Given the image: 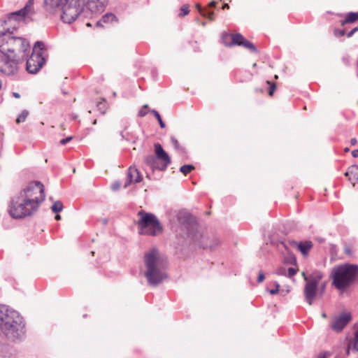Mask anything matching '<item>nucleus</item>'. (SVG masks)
I'll list each match as a JSON object with an SVG mask.
<instances>
[{"instance_id": "obj_47", "label": "nucleus", "mask_w": 358, "mask_h": 358, "mask_svg": "<svg viewBox=\"0 0 358 358\" xmlns=\"http://www.w3.org/2000/svg\"><path fill=\"white\" fill-rule=\"evenodd\" d=\"M352 155L354 157H358V149L354 150L352 151Z\"/></svg>"}, {"instance_id": "obj_9", "label": "nucleus", "mask_w": 358, "mask_h": 358, "mask_svg": "<svg viewBox=\"0 0 358 358\" xmlns=\"http://www.w3.org/2000/svg\"><path fill=\"white\" fill-rule=\"evenodd\" d=\"M6 43L0 45V52L3 55L13 53L15 51L25 52L29 47V43L21 37H14L9 33L6 36Z\"/></svg>"}, {"instance_id": "obj_13", "label": "nucleus", "mask_w": 358, "mask_h": 358, "mask_svg": "<svg viewBox=\"0 0 358 358\" xmlns=\"http://www.w3.org/2000/svg\"><path fill=\"white\" fill-rule=\"evenodd\" d=\"M155 152L157 160L161 162V171H164L167 166L171 164V158L169 155L164 151L162 146L159 143L155 145Z\"/></svg>"}, {"instance_id": "obj_27", "label": "nucleus", "mask_w": 358, "mask_h": 358, "mask_svg": "<svg viewBox=\"0 0 358 358\" xmlns=\"http://www.w3.org/2000/svg\"><path fill=\"white\" fill-rule=\"evenodd\" d=\"M51 208L54 213H59L63 209V204L61 201H57L54 203Z\"/></svg>"}, {"instance_id": "obj_1", "label": "nucleus", "mask_w": 358, "mask_h": 358, "mask_svg": "<svg viewBox=\"0 0 358 358\" xmlns=\"http://www.w3.org/2000/svg\"><path fill=\"white\" fill-rule=\"evenodd\" d=\"M44 185L31 181L14 196L8 206V213L15 219H21L35 213L45 200Z\"/></svg>"}, {"instance_id": "obj_19", "label": "nucleus", "mask_w": 358, "mask_h": 358, "mask_svg": "<svg viewBox=\"0 0 358 358\" xmlns=\"http://www.w3.org/2000/svg\"><path fill=\"white\" fill-rule=\"evenodd\" d=\"M117 19L113 13H106L104 15L101 20L97 22V25H101V23H113L116 22Z\"/></svg>"}, {"instance_id": "obj_17", "label": "nucleus", "mask_w": 358, "mask_h": 358, "mask_svg": "<svg viewBox=\"0 0 358 358\" xmlns=\"http://www.w3.org/2000/svg\"><path fill=\"white\" fill-rule=\"evenodd\" d=\"M345 176L348 178L353 186L358 183V166L352 165L349 167L348 170L345 173Z\"/></svg>"}, {"instance_id": "obj_35", "label": "nucleus", "mask_w": 358, "mask_h": 358, "mask_svg": "<svg viewBox=\"0 0 358 358\" xmlns=\"http://www.w3.org/2000/svg\"><path fill=\"white\" fill-rule=\"evenodd\" d=\"M296 273V270L295 268H292V267L287 268V277L291 278V277L294 276Z\"/></svg>"}, {"instance_id": "obj_2", "label": "nucleus", "mask_w": 358, "mask_h": 358, "mask_svg": "<svg viewBox=\"0 0 358 358\" xmlns=\"http://www.w3.org/2000/svg\"><path fill=\"white\" fill-rule=\"evenodd\" d=\"M25 324L20 313L6 305H0V330L8 340H21L25 334Z\"/></svg>"}, {"instance_id": "obj_5", "label": "nucleus", "mask_w": 358, "mask_h": 358, "mask_svg": "<svg viewBox=\"0 0 358 358\" xmlns=\"http://www.w3.org/2000/svg\"><path fill=\"white\" fill-rule=\"evenodd\" d=\"M137 215L138 220L136 224L140 234L155 236L162 233V226L154 214L142 210Z\"/></svg>"}, {"instance_id": "obj_3", "label": "nucleus", "mask_w": 358, "mask_h": 358, "mask_svg": "<svg viewBox=\"0 0 358 358\" xmlns=\"http://www.w3.org/2000/svg\"><path fill=\"white\" fill-rule=\"evenodd\" d=\"M144 264V275L150 286H156L167 278L165 262L156 248H152L145 253Z\"/></svg>"}, {"instance_id": "obj_26", "label": "nucleus", "mask_w": 358, "mask_h": 358, "mask_svg": "<svg viewBox=\"0 0 358 358\" xmlns=\"http://www.w3.org/2000/svg\"><path fill=\"white\" fill-rule=\"evenodd\" d=\"M241 46L250 50L251 52H257V48H255V46L246 39L243 41Z\"/></svg>"}, {"instance_id": "obj_10", "label": "nucleus", "mask_w": 358, "mask_h": 358, "mask_svg": "<svg viewBox=\"0 0 358 358\" xmlns=\"http://www.w3.org/2000/svg\"><path fill=\"white\" fill-rule=\"evenodd\" d=\"M17 71V61L14 55H3L0 62V71L6 75H14Z\"/></svg>"}, {"instance_id": "obj_37", "label": "nucleus", "mask_w": 358, "mask_h": 358, "mask_svg": "<svg viewBox=\"0 0 358 358\" xmlns=\"http://www.w3.org/2000/svg\"><path fill=\"white\" fill-rule=\"evenodd\" d=\"M214 12L211 11V12H207V10H206V16H204L205 17L208 18V20L213 21L214 20Z\"/></svg>"}, {"instance_id": "obj_11", "label": "nucleus", "mask_w": 358, "mask_h": 358, "mask_svg": "<svg viewBox=\"0 0 358 358\" xmlns=\"http://www.w3.org/2000/svg\"><path fill=\"white\" fill-rule=\"evenodd\" d=\"M351 320V314L350 313L344 312L332 318L330 327L334 331L339 333L342 331Z\"/></svg>"}, {"instance_id": "obj_41", "label": "nucleus", "mask_w": 358, "mask_h": 358, "mask_svg": "<svg viewBox=\"0 0 358 358\" xmlns=\"http://www.w3.org/2000/svg\"><path fill=\"white\" fill-rule=\"evenodd\" d=\"M345 30L336 29L334 31V34L336 36H338V37L343 36L345 35Z\"/></svg>"}, {"instance_id": "obj_22", "label": "nucleus", "mask_w": 358, "mask_h": 358, "mask_svg": "<svg viewBox=\"0 0 358 358\" xmlns=\"http://www.w3.org/2000/svg\"><path fill=\"white\" fill-rule=\"evenodd\" d=\"M231 45H241L245 38L241 34H235L231 36Z\"/></svg>"}, {"instance_id": "obj_16", "label": "nucleus", "mask_w": 358, "mask_h": 358, "mask_svg": "<svg viewBox=\"0 0 358 358\" xmlns=\"http://www.w3.org/2000/svg\"><path fill=\"white\" fill-rule=\"evenodd\" d=\"M44 5L47 10L55 11L59 10L64 5L67 3L70 0H43Z\"/></svg>"}, {"instance_id": "obj_29", "label": "nucleus", "mask_w": 358, "mask_h": 358, "mask_svg": "<svg viewBox=\"0 0 358 358\" xmlns=\"http://www.w3.org/2000/svg\"><path fill=\"white\" fill-rule=\"evenodd\" d=\"M194 169V167L192 165H183L180 168V171L184 175H187V173H190Z\"/></svg>"}, {"instance_id": "obj_38", "label": "nucleus", "mask_w": 358, "mask_h": 358, "mask_svg": "<svg viewBox=\"0 0 358 358\" xmlns=\"http://www.w3.org/2000/svg\"><path fill=\"white\" fill-rule=\"evenodd\" d=\"M280 288V285L278 282H275V289H270L269 293L271 294H275L278 292Z\"/></svg>"}, {"instance_id": "obj_53", "label": "nucleus", "mask_w": 358, "mask_h": 358, "mask_svg": "<svg viewBox=\"0 0 358 358\" xmlns=\"http://www.w3.org/2000/svg\"><path fill=\"white\" fill-rule=\"evenodd\" d=\"M121 135H122V138H123L124 139H125V140H127V141H129V138L128 137H126V136L123 134V133H122V134H121Z\"/></svg>"}, {"instance_id": "obj_31", "label": "nucleus", "mask_w": 358, "mask_h": 358, "mask_svg": "<svg viewBox=\"0 0 358 358\" xmlns=\"http://www.w3.org/2000/svg\"><path fill=\"white\" fill-rule=\"evenodd\" d=\"M189 13V6L187 4H184L180 8V13L179 14V15L180 17H183L185 15H187Z\"/></svg>"}, {"instance_id": "obj_58", "label": "nucleus", "mask_w": 358, "mask_h": 358, "mask_svg": "<svg viewBox=\"0 0 358 358\" xmlns=\"http://www.w3.org/2000/svg\"><path fill=\"white\" fill-rule=\"evenodd\" d=\"M324 287H325V284H324V285H323V286H322V289H324Z\"/></svg>"}, {"instance_id": "obj_4", "label": "nucleus", "mask_w": 358, "mask_h": 358, "mask_svg": "<svg viewBox=\"0 0 358 358\" xmlns=\"http://www.w3.org/2000/svg\"><path fill=\"white\" fill-rule=\"evenodd\" d=\"M331 278L332 285L340 291H345L358 281V266L345 264L334 268Z\"/></svg>"}, {"instance_id": "obj_30", "label": "nucleus", "mask_w": 358, "mask_h": 358, "mask_svg": "<svg viewBox=\"0 0 358 358\" xmlns=\"http://www.w3.org/2000/svg\"><path fill=\"white\" fill-rule=\"evenodd\" d=\"M171 142L176 150L180 151L183 150L182 148L180 145L178 141L175 137H171Z\"/></svg>"}, {"instance_id": "obj_52", "label": "nucleus", "mask_w": 358, "mask_h": 358, "mask_svg": "<svg viewBox=\"0 0 358 358\" xmlns=\"http://www.w3.org/2000/svg\"><path fill=\"white\" fill-rule=\"evenodd\" d=\"M225 8H229V6L228 3H224L222 6V9H225Z\"/></svg>"}, {"instance_id": "obj_32", "label": "nucleus", "mask_w": 358, "mask_h": 358, "mask_svg": "<svg viewBox=\"0 0 358 358\" xmlns=\"http://www.w3.org/2000/svg\"><path fill=\"white\" fill-rule=\"evenodd\" d=\"M275 273L277 275H285V276H287V269L285 267H280V268H278L276 271H275Z\"/></svg>"}, {"instance_id": "obj_25", "label": "nucleus", "mask_w": 358, "mask_h": 358, "mask_svg": "<svg viewBox=\"0 0 358 358\" xmlns=\"http://www.w3.org/2000/svg\"><path fill=\"white\" fill-rule=\"evenodd\" d=\"M28 115H29L28 110H22V113L19 115V116L16 119V123L20 124V123L24 122L26 120Z\"/></svg>"}, {"instance_id": "obj_50", "label": "nucleus", "mask_w": 358, "mask_h": 358, "mask_svg": "<svg viewBox=\"0 0 358 358\" xmlns=\"http://www.w3.org/2000/svg\"><path fill=\"white\" fill-rule=\"evenodd\" d=\"M352 343L350 342V343L348 345L346 353L348 355L350 354V349L351 348Z\"/></svg>"}, {"instance_id": "obj_14", "label": "nucleus", "mask_w": 358, "mask_h": 358, "mask_svg": "<svg viewBox=\"0 0 358 358\" xmlns=\"http://www.w3.org/2000/svg\"><path fill=\"white\" fill-rule=\"evenodd\" d=\"M108 0H88L87 2V8L92 13H99L103 10L107 5Z\"/></svg>"}, {"instance_id": "obj_40", "label": "nucleus", "mask_w": 358, "mask_h": 358, "mask_svg": "<svg viewBox=\"0 0 358 358\" xmlns=\"http://www.w3.org/2000/svg\"><path fill=\"white\" fill-rule=\"evenodd\" d=\"M72 140V137L69 136L66 138H63L59 141V143L62 145H66L67 143L70 142Z\"/></svg>"}, {"instance_id": "obj_7", "label": "nucleus", "mask_w": 358, "mask_h": 358, "mask_svg": "<svg viewBox=\"0 0 358 358\" xmlns=\"http://www.w3.org/2000/svg\"><path fill=\"white\" fill-rule=\"evenodd\" d=\"M83 0H70L59 9L62 21L69 24L74 22L83 11Z\"/></svg>"}, {"instance_id": "obj_8", "label": "nucleus", "mask_w": 358, "mask_h": 358, "mask_svg": "<svg viewBox=\"0 0 358 358\" xmlns=\"http://www.w3.org/2000/svg\"><path fill=\"white\" fill-rule=\"evenodd\" d=\"M43 48V43L38 41L35 43L33 52L27 60V70L29 73H36L43 66L45 62L42 53Z\"/></svg>"}, {"instance_id": "obj_54", "label": "nucleus", "mask_w": 358, "mask_h": 358, "mask_svg": "<svg viewBox=\"0 0 358 358\" xmlns=\"http://www.w3.org/2000/svg\"><path fill=\"white\" fill-rule=\"evenodd\" d=\"M60 219H61V216H60L59 215H57L55 216V220H59Z\"/></svg>"}, {"instance_id": "obj_49", "label": "nucleus", "mask_w": 358, "mask_h": 358, "mask_svg": "<svg viewBox=\"0 0 358 358\" xmlns=\"http://www.w3.org/2000/svg\"><path fill=\"white\" fill-rule=\"evenodd\" d=\"M357 139L353 138L350 140V143L352 145H355L357 144Z\"/></svg>"}, {"instance_id": "obj_34", "label": "nucleus", "mask_w": 358, "mask_h": 358, "mask_svg": "<svg viewBox=\"0 0 358 358\" xmlns=\"http://www.w3.org/2000/svg\"><path fill=\"white\" fill-rule=\"evenodd\" d=\"M148 107V105H144L143 106V108L139 110V113H138L139 116L143 117V116H145L147 114V113H148L147 112Z\"/></svg>"}, {"instance_id": "obj_42", "label": "nucleus", "mask_w": 358, "mask_h": 358, "mask_svg": "<svg viewBox=\"0 0 358 358\" xmlns=\"http://www.w3.org/2000/svg\"><path fill=\"white\" fill-rule=\"evenodd\" d=\"M196 8L199 10V12L203 15L206 16V8H203L199 4L196 5Z\"/></svg>"}, {"instance_id": "obj_21", "label": "nucleus", "mask_w": 358, "mask_h": 358, "mask_svg": "<svg viewBox=\"0 0 358 358\" xmlns=\"http://www.w3.org/2000/svg\"><path fill=\"white\" fill-rule=\"evenodd\" d=\"M313 247V243L310 241L301 242L298 245V248L303 255H307L308 251Z\"/></svg>"}, {"instance_id": "obj_39", "label": "nucleus", "mask_w": 358, "mask_h": 358, "mask_svg": "<svg viewBox=\"0 0 358 358\" xmlns=\"http://www.w3.org/2000/svg\"><path fill=\"white\" fill-rule=\"evenodd\" d=\"M330 356V352L328 351L323 352L320 353L317 358H327Z\"/></svg>"}, {"instance_id": "obj_36", "label": "nucleus", "mask_w": 358, "mask_h": 358, "mask_svg": "<svg viewBox=\"0 0 358 358\" xmlns=\"http://www.w3.org/2000/svg\"><path fill=\"white\" fill-rule=\"evenodd\" d=\"M0 358H12V357L7 355L3 348L0 347Z\"/></svg>"}, {"instance_id": "obj_44", "label": "nucleus", "mask_w": 358, "mask_h": 358, "mask_svg": "<svg viewBox=\"0 0 358 358\" xmlns=\"http://www.w3.org/2000/svg\"><path fill=\"white\" fill-rule=\"evenodd\" d=\"M265 278L264 274L263 272L260 271L257 278V282H262Z\"/></svg>"}, {"instance_id": "obj_12", "label": "nucleus", "mask_w": 358, "mask_h": 358, "mask_svg": "<svg viewBox=\"0 0 358 358\" xmlns=\"http://www.w3.org/2000/svg\"><path fill=\"white\" fill-rule=\"evenodd\" d=\"M34 0H28L24 7L20 10L12 13L9 15L8 20L12 19L21 20L29 17L34 13Z\"/></svg>"}, {"instance_id": "obj_20", "label": "nucleus", "mask_w": 358, "mask_h": 358, "mask_svg": "<svg viewBox=\"0 0 358 358\" xmlns=\"http://www.w3.org/2000/svg\"><path fill=\"white\" fill-rule=\"evenodd\" d=\"M358 20V12L357 13H349L346 15L345 19L341 21V25H344L345 24L353 23Z\"/></svg>"}, {"instance_id": "obj_45", "label": "nucleus", "mask_w": 358, "mask_h": 358, "mask_svg": "<svg viewBox=\"0 0 358 358\" xmlns=\"http://www.w3.org/2000/svg\"><path fill=\"white\" fill-rule=\"evenodd\" d=\"M120 182H114L113 185H112V189L115 191V190H117L120 187Z\"/></svg>"}, {"instance_id": "obj_55", "label": "nucleus", "mask_w": 358, "mask_h": 358, "mask_svg": "<svg viewBox=\"0 0 358 358\" xmlns=\"http://www.w3.org/2000/svg\"><path fill=\"white\" fill-rule=\"evenodd\" d=\"M322 317L323 318H326V317H327V314H326L325 313H323L322 314Z\"/></svg>"}, {"instance_id": "obj_28", "label": "nucleus", "mask_w": 358, "mask_h": 358, "mask_svg": "<svg viewBox=\"0 0 358 358\" xmlns=\"http://www.w3.org/2000/svg\"><path fill=\"white\" fill-rule=\"evenodd\" d=\"M150 113H152L155 115V117L157 119V120L159 122V124L160 125V127L161 128H164L166 127V124L163 122V120H162L159 113H158V111H157L155 110H151Z\"/></svg>"}, {"instance_id": "obj_46", "label": "nucleus", "mask_w": 358, "mask_h": 358, "mask_svg": "<svg viewBox=\"0 0 358 358\" xmlns=\"http://www.w3.org/2000/svg\"><path fill=\"white\" fill-rule=\"evenodd\" d=\"M345 252L348 255H351L352 254V250L350 247L345 248Z\"/></svg>"}, {"instance_id": "obj_51", "label": "nucleus", "mask_w": 358, "mask_h": 358, "mask_svg": "<svg viewBox=\"0 0 358 358\" xmlns=\"http://www.w3.org/2000/svg\"><path fill=\"white\" fill-rule=\"evenodd\" d=\"M13 96L16 99H19L20 97V94L17 92H13Z\"/></svg>"}, {"instance_id": "obj_15", "label": "nucleus", "mask_w": 358, "mask_h": 358, "mask_svg": "<svg viewBox=\"0 0 358 358\" xmlns=\"http://www.w3.org/2000/svg\"><path fill=\"white\" fill-rule=\"evenodd\" d=\"M142 180V176L140 174L138 169L135 167L131 166L128 169L127 180L124 184V188L131 183H138Z\"/></svg>"}, {"instance_id": "obj_6", "label": "nucleus", "mask_w": 358, "mask_h": 358, "mask_svg": "<svg viewBox=\"0 0 358 358\" xmlns=\"http://www.w3.org/2000/svg\"><path fill=\"white\" fill-rule=\"evenodd\" d=\"M304 280L306 282L303 294L306 301L311 306L317 295L318 285L322 279L324 274L319 271L312 272L309 275H306L305 272L301 273Z\"/></svg>"}, {"instance_id": "obj_33", "label": "nucleus", "mask_w": 358, "mask_h": 358, "mask_svg": "<svg viewBox=\"0 0 358 358\" xmlns=\"http://www.w3.org/2000/svg\"><path fill=\"white\" fill-rule=\"evenodd\" d=\"M267 84L270 85V88L268 90L269 96H273L274 91L275 90L276 85L275 83H271L270 81H267Z\"/></svg>"}, {"instance_id": "obj_56", "label": "nucleus", "mask_w": 358, "mask_h": 358, "mask_svg": "<svg viewBox=\"0 0 358 358\" xmlns=\"http://www.w3.org/2000/svg\"><path fill=\"white\" fill-rule=\"evenodd\" d=\"M349 150H350V149H349L348 148H345L344 149V151H345V152H348Z\"/></svg>"}, {"instance_id": "obj_43", "label": "nucleus", "mask_w": 358, "mask_h": 358, "mask_svg": "<svg viewBox=\"0 0 358 358\" xmlns=\"http://www.w3.org/2000/svg\"><path fill=\"white\" fill-rule=\"evenodd\" d=\"M358 31V26L357 27H355L354 29H352L350 31H349L348 34H347V36L348 38H350L353 36V34L357 32Z\"/></svg>"}, {"instance_id": "obj_24", "label": "nucleus", "mask_w": 358, "mask_h": 358, "mask_svg": "<svg viewBox=\"0 0 358 358\" xmlns=\"http://www.w3.org/2000/svg\"><path fill=\"white\" fill-rule=\"evenodd\" d=\"M6 21L0 20V36H6L9 34V29L6 27Z\"/></svg>"}, {"instance_id": "obj_57", "label": "nucleus", "mask_w": 358, "mask_h": 358, "mask_svg": "<svg viewBox=\"0 0 358 358\" xmlns=\"http://www.w3.org/2000/svg\"><path fill=\"white\" fill-rule=\"evenodd\" d=\"M256 65H257V64H256V63H255V64H253V66H254V67H255V66H256Z\"/></svg>"}, {"instance_id": "obj_23", "label": "nucleus", "mask_w": 358, "mask_h": 358, "mask_svg": "<svg viewBox=\"0 0 358 358\" xmlns=\"http://www.w3.org/2000/svg\"><path fill=\"white\" fill-rule=\"evenodd\" d=\"M352 350L358 352V327L354 332V338L350 341Z\"/></svg>"}, {"instance_id": "obj_48", "label": "nucleus", "mask_w": 358, "mask_h": 358, "mask_svg": "<svg viewBox=\"0 0 358 358\" xmlns=\"http://www.w3.org/2000/svg\"><path fill=\"white\" fill-rule=\"evenodd\" d=\"M217 4V2L215 1H211L209 4H208V6L210 7V8H213V7H215Z\"/></svg>"}, {"instance_id": "obj_18", "label": "nucleus", "mask_w": 358, "mask_h": 358, "mask_svg": "<svg viewBox=\"0 0 358 358\" xmlns=\"http://www.w3.org/2000/svg\"><path fill=\"white\" fill-rule=\"evenodd\" d=\"M145 163L150 166L153 170H160L161 165L157 163V157L153 155H149L145 157Z\"/></svg>"}]
</instances>
